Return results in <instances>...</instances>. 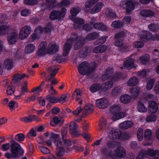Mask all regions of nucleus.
I'll return each mask as SVG.
<instances>
[{
  "mask_svg": "<svg viewBox=\"0 0 159 159\" xmlns=\"http://www.w3.org/2000/svg\"><path fill=\"white\" fill-rule=\"evenodd\" d=\"M77 37V34H74L73 35L71 39H69L67 40L63 48V55L64 56H66L68 54L72 41L75 40Z\"/></svg>",
  "mask_w": 159,
  "mask_h": 159,
  "instance_id": "nucleus-8",
  "label": "nucleus"
},
{
  "mask_svg": "<svg viewBox=\"0 0 159 159\" xmlns=\"http://www.w3.org/2000/svg\"><path fill=\"white\" fill-rule=\"evenodd\" d=\"M150 56L147 54H143L139 58V61L142 64L146 65L149 61Z\"/></svg>",
  "mask_w": 159,
  "mask_h": 159,
  "instance_id": "nucleus-21",
  "label": "nucleus"
},
{
  "mask_svg": "<svg viewBox=\"0 0 159 159\" xmlns=\"http://www.w3.org/2000/svg\"><path fill=\"white\" fill-rule=\"evenodd\" d=\"M80 10V8L77 7L72 8L70 10L72 16L70 17V19L75 23L81 25L84 23V20L77 17H75V16L79 13Z\"/></svg>",
  "mask_w": 159,
  "mask_h": 159,
  "instance_id": "nucleus-7",
  "label": "nucleus"
},
{
  "mask_svg": "<svg viewBox=\"0 0 159 159\" xmlns=\"http://www.w3.org/2000/svg\"><path fill=\"white\" fill-rule=\"evenodd\" d=\"M25 136L23 133H19L16 134L15 137V140L21 142L23 141L25 139Z\"/></svg>",
  "mask_w": 159,
  "mask_h": 159,
  "instance_id": "nucleus-44",
  "label": "nucleus"
},
{
  "mask_svg": "<svg viewBox=\"0 0 159 159\" xmlns=\"http://www.w3.org/2000/svg\"><path fill=\"white\" fill-rule=\"evenodd\" d=\"M44 84L43 82L39 86L33 89V91L35 93L39 94L42 90L41 87L43 86Z\"/></svg>",
  "mask_w": 159,
  "mask_h": 159,
  "instance_id": "nucleus-60",
  "label": "nucleus"
},
{
  "mask_svg": "<svg viewBox=\"0 0 159 159\" xmlns=\"http://www.w3.org/2000/svg\"><path fill=\"white\" fill-rule=\"evenodd\" d=\"M137 109L139 111L144 112L147 111V109L144 105L141 102H139L137 105Z\"/></svg>",
  "mask_w": 159,
  "mask_h": 159,
  "instance_id": "nucleus-38",
  "label": "nucleus"
},
{
  "mask_svg": "<svg viewBox=\"0 0 159 159\" xmlns=\"http://www.w3.org/2000/svg\"><path fill=\"white\" fill-rule=\"evenodd\" d=\"M102 87L98 84H94L91 85L90 88V90L92 93H94L100 90H101Z\"/></svg>",
  "mask_w": 159,
  "mask_h": 159,
  "instance_id": "nucleus-37",
  "label": "nucleus"
},
{
  "mask_svg": "<svg viewBox=\"0 0 159 159\" xmlns=\"http://www.w3.org/2000/svg\"><path fill=\"white\" fill-rule=\"evenodd\" d=\"M120 6L122 8L125 9L128 13L133 10L134 8L133 3L129 1H121L120 3Z\"/></svg>",
  "mask_w": 159,
  "mask_h": 159,
  "instance_id": "nucleus-11",
  "label": "nucleus"
},
{
  "mask_svg": "<svg viewBox=\"0 0 159 159\" xmlns=\"http://www.w3.org/2000/svg\"><path fill=\"white\" fill-rule=\"evenodd\" d=\"M140 15L144 17H151L154 16V13L152 11L148 10H143L141 11Z\"/></svg>",
  "mask_w": 159,
  "mask_h": 159,
  "instance_id": "nucleus-30",
  "label": "nucleus"
},
{
  "mask_svg": "<svg viewBox=\"0 0 159 159\" xmlns=\"http://www.w3.org/2000/svg\"><path fill=\"white\" fill-rule=\"evenodd\" d=\"M57 149L56 150V153L57 156L59 157L61 156L64 153V149L62 147V144L58 140L57 143Z\"/></svg>",
  "mask_w": 159,
  "mask_h": 159,
  "instance_id": "nucleus-22",
  "label": "nucleus"
},
{
  "mask_svg": "<svg viewBox=\"0 0 159 159\" xmlns=\"http://www.w3.org/2000/svg\"><path fill=\"white\" fill-rule=\"evenodd\" d=\"M138 80L135 77L131 78L127 83V84L129 86H133L136 85L138 83Z\"/></svg>",
  "mask_w": 159,
  "mask_h": 159,
  "instance_id": "nucleus-34",
  "label": "nucleus"
},
{
  "mask_svg": "<svg viewBox=\"0 0 159 159\" xmlns=\"http://www.w3.org/2000/svg\"><path fill=\"white\" fill-rule=\"evenodd\" d=\"M9 80H5L4 81L5 84V87L7 88L6 90L7 93L8 95L10 94V89L9 88L10 84H9Z\"/></svg>",
  "mask_w": 159,
  "mask_h": 159,
  "instance_id": "nucleus-57",
  "label": "nucleus"
},
{
  "mask_svg": "<svg viewBox=\"0 0 159 159\" xmlns=\"http://www.w3.org/2000/svg\"><path fill=\"white\" fill-rule=\"evenodd\" d=\"M97 36V34L95 33L89 34L86 37L87 40H91L95 39Z\"/></svg>",
  "mask_w": 159,
  "mask_h": 159,
  "instance_id": "nucleus-55",
  "label": "nucleus"
},
{
  "mask_svg": "<svg viewBox=\"0 0 159 159\" xmlns=\"http://www.w3.org/2000/svg\"><path fill=\"white\" fill-rule=\"evenodd\" d=\"M46 43L45 42H42L40 43L37 53L38 56H42L46 53H53L58 51L59 48L58 46L55 43H50L47 49H46Z\"/></svg>",
  "mask_w": 159,
  "mask_h": 159,
  "instance_id": "nucleus-1",
  "label": "nucleus"
},
{
  "mask_svg": "<svg viewBox=\"0 0 159 159\" xmlns=\"http://www.w3.org/2000/svg\"><path fill=\"white\" fill-rule=\"evenodd\" d=\"M143 129L142 128H139L137 131V137L139 141H141L143 138Z\"/></svg>",
  "mask_w": 159,
  "mask_h": 159,
  "instance_id": "nucleus-49",
  "label": "nucleus"
},
{
  "mask_svg": "<svg viewBox=\"0 0 159 159\" xmlns=\"http://www.w3.org/2000/svg\"><path fill=\"white\" fill-rule=\"evenodd\" d=\"M46 1L50 3V5L49 6V4L47 3L43 4L42 6V9H43L44 7H45L47 9L54 6L53 4H54L55 0H46Z\"/></svg>",
  "mask_w": 159,
  "mask_h": 159,
  "instance_id": "nucleus-41",
  "label": "nucleus"
},
{
  "mask_svg": "<svg viewBox=\"0 0 159 159\" xmlns=\"http://www.w3.org/2000/svg\"><path fill=\"white\" fill-rule=\"evenodd\" d=\"M97 1L98 0H88L85 3V8H90L97 2Z\"/></svg>",
  "mask_w": 159,
  "mask_h": 159,
  "instance_id": "nucleus-47",
  "label": "nucleus"
},
{
  "mask_svg": "<svg viewBox=\"0 0 159 159\" xmlns=\"http://www.w3.org/2000/svg\"><path fill=\"white\" fill-rule=\"evenodd\" d=\"M106 122L105 119L103 118H102L100 121L98 125V127L100 130L105 128L106 125Z\"/></svg>",
  "mask_w": 159,
  "mask_h": 159,
  "instance_id": "nucleus-43",
  "label": "nucleus"
},
{
  "mask_svg": "<svg viewBox=\"0 0 159 159\" xmlns=\"http://www.w3.org/2000/svg\"><path fill=\"white\" fill-rule=\"evenodd\" d=\"M24 153L23 150L19 145L15 141H12L11 147V159H16L20 155Z\"/></svg>",
  "mask_w": 159,
  "mask_h": 159,
  "instance_id": "nucleus-2",
  "label": "nucleus"
},
{
  "mask_svg": "<svg viewBox=\"0 0 159 159\" xmlns=\"http://www.w3.org/2000/svg\"><path fill=\"white\" fill-rule=\"evenodd\" d=\"M9 32V26L6 25L0 26V36L8 34Z\"/></svg>",
  "mask_w": 159,
  "mask_h": 159,
  "instance_id": "nucleus-23",
  "label": "nucleus"
},
{
  "mask_svg": "<svg viewBox=\"0 0 159 159\" xmlns=\"http://www.w3.org/2000/svg\"><path fill=\"white\" fill-rule=\"evenodd\" d=\"M139 36L142 38V40L143 39H152V40H159V35L157 36H152L150 32L144 31L139 33Z\"/></svg>",
  "mask_w": 159,
  "mask_h": 159,
  "instance_id": "nucleus-12",
  "label": "nucleus"
},
{
  "mask_svg": "<svg viewBox=\"0 0 159 159\" xmlns=\"http://www.w3.org/2000/svg\"><path fill=\"white\" fill-rule=\"evenodd\" d=\"M134 62L135 57L133 55H131L130 57L125 59L123 64V66L121 67V68L129 70L133 68H135Z\"/></svg>",
  "mask_w": 159,
  "mask_h": 159,
  "instance_id": "nucleus-6",
  "label": "nucleus"
},
{
  "mask_svg": "<svg viewBox=\"0 0 159 159\" xmlns=\"http://www.w3.org/2000/svg\"><path fill=\"white\" fill-rule=\"evenodd\" d=\"M21 120L24 122H28L33 121H35L36 122L40 121L41 119L35 115H30L28 117H24L21 119Z\"/></svg>",
  "mask_w": 159,
  "mask_h": 159,
  "instance_id": "nucleus-17",
  "label": "nucleus"
},
{
  "mask_svg": "<svg viewBox=\"0 0 159 159\" xmlns=\"http://www.w3.org/2000/svg\"><path fill=\"white\" fill-rule=\"evenodd\" d=\"M139 90L137 88H134L131 90L130 92L131 93L133 97L137 96L139 93Z\"/></svg>",
  "mask_w": 159,
  "mask_h": 159,
  "instance_id": "nucleus-61",
  "label": "nucleus"
},
{
  "mask_svg": "<svg viewBox=\"0 0 159 159\" xmlns=\"http://www.w3.org/2000/svg\"><path fill=\"white\" fill-rule=\"evenodd\" d=\"M66 11V10L64 8L61 10L60 12L54 11L51 13L50 16V18L52 20H61L64 17Z\"/></svg>",
  "mask_w": 159,
  "mask_h": 159,
  "instance_id": "nucleus-10",
  "label": "nucleus"
},
{
  "mask_svg": "<svg viewBox=\"0 0 159 159\" xmlns=\"http://www.w3.org/2000/svg\"><path fill=\"white\" fill-rule=\"evenodd\" d=\"M17 37V34L16 31L11 33V45L14 44L16 43Z\"/></svg>",
  "mask_w": 159,
  "mask_h": 159,
  "instance_id": "nucleus-36",
  "label": "nucleus"
},
{
  "mask_svg": "<svg viewBox=\"0 0 159 159\" xmlns=\"http://www.w3.org/2000/svg\"><path fill=\"white\" fill-rule=\"evenodd\" d=\"M133 124V123L130 121H124L120 124L119 127L123 129H127L132 126Z\"/></svg>",
  "mask_w": 159,
  "mask_h": 159,
  "instance_id": "nucleus-29",
  "label": "nucleus"
},
{
  "mask_svg": "<svg viewBox=\"0 0 159 159\" xmlns=\"http://www.w3.org/2000/svg\"><path fill=\"white\" fill-rule=\"evenodd\" d=\"M146 155H148L146 154V151L145 152L144 151H142L139 153L138 156L136 158V159H143Z\"/></svg>",
  "mask_w": 159,
  "mask_h": 159,
  "instance_id": "nucleus-62",
  "label": "nucleus"
},
{
  "mask_svg": "<svg viewBox=\"0 0 159 159\" xmlns=\"http://www.w3.org/2000/svg\"><path fill=\"white\" fill-rule=\"evenodd\" d=\"M123 42L121 39H118L116 40L114 43L115 45L118 47H121L123 45Z\"/></svg>",
  "mask_w": 159,
  "mask_h": 159,
  "instance_id": "nucleus-64",
  "label": "nucleus"
},
{
  "mask_svg": "<svg viewBox=\"0 0 159 159\" xmlns=\"http://www.w3.org/2000/svg\"><path fill=\"white\" fill-rule=\"evenodd\" d=\"M93 107L90 104H87L84 107V109L88 114L90 113L93 111Z\"/></svg>",
  "mask_w": 159,
  "mask_h": 159,
  "instance_id": "nucleus-46",
  "label": "nucleus"
},
{
  "mask_svg": "<svg viewBox=\"0 0 159 159\" xmlns=\"http://www.w3.org/2000/svg\"><path fill=\"white\" fill-rule=\"evenodd\" d=\"M148 70L143 69L142 71L139 72L138 73V75L142 77H145L148 74Z\"/></svg>",
  "mask_w": 159,
  "mask_h": 159,
  "instance_id": "nucleus-54",
  "label": "nucleus"
},
{
  "mask_svg": "<svg viewBox=\"0 0 159 159\" xmlns=\"http://www.w3.org/2000/svg\"><path fill=\"white\" fill-rule=\"evenodd\" d=\"M154 81V79H150L148 80L146 86L148 90H150L152 89Z\"/></svg>",
  "mask_w": 159,
  "mask_h": 159,
  "instance_id": "nucleus-48",
  "label": "nucleus"
},
{
  "mask_svg": "<svg viewBox=\"0 0 159 159\" xmlns=\"http://www.w3.org/2000/svg\"><path fill=\"white\" fill-rule=\"evenodd\" d=\"M78 125L74 122H70V133L73 135L75 134L76 129L77 128Z\"/></svg>",
  "mask_w": 159,
  "mask_h": 159,
  "instance_id": "nucleus-31",
  "label": "nucleus"
},
{
  "mask_svg": "<svg viewBox=\"0 0 159 159\" xmlns=\"http://www.w3.org/2000/svg\"><path fill=\"white\" fill-rule=\"evenodd\" d=\"M131 20V17L129 16H126L124 17L122 20V24L123 26L125 25H127L129 24Z\"/></svg>",
  "mask_w": 159,
  "mask_h": 159,
  "instance_id": "nucleus-50",
  "label": "nucleus"
},
{
  "mask_svg": "<svg viewBox=\"0 0 159 159\" xmlns=\"http://www.w3.org/2000/svg\"><path fill=\"white\" fill-rule=\"evenodd\" d=\"M96 105L99 108H106L109 105V101L107 99L100 98L96 101Z\"/></svg>",
  "mask_w": 159,
  "mask_h": 159,
  "instance_id": "nucleus-13",
  "label": "nucleus"
},
{
  "mask_svg": "<svg viewBox=\"0 0 159 159\" xmlns=\"http://www.w3.org/2000/svg\"><path fill=\"white\" fill-rule=\"evenodd\" d=\"M120 109V108L118 106H113L111 107L110 110V112L113 114L112 119L114 121L125 116L126 114L125 113L119 112Z\"/></svg>",
  "mask_w": 159,
  "mask_h": 159,
  "instance_id": "nucleus-4",
  "label": "nucleus"
},
{
  "mask_svg": "<svg viewBox=\"0 0 159 159\" xmlns=\"http://www.w3.org/2000/svg\"><path fill=\"white\" fill-rule=\"evenodd\" d=\"M95 68V67H93V68H90L89 64L86 62L84 61L80 64L78 67V69L80 74L84 75L92 72Z\"/></svg>",
  "mask_w": 159,
  "mask_h": 159,
  "instance_id": "nucleus-3",
  "label": "nucleus"
},
{
  "mask_svg": "<svg viewBox=\"0 0 159 159\" xmlns=\"http://www.w3.org/2000/svg\"><path fill=\"white\" fill-rule=\"evenodd\" d=\"M26 76L25 74H17L15 75L13 79V82L15 84H17L22 79Z\"/></svg>",
  "mask_w": 159,
  "mask_h": 159,
  "instance_id": "nucleus-24",
  "label": "nucleus"
},
{
  "mask_svg": "<svg viewBox=\"0 0 159 159\" xmlns=\"http://www.w3.org/2000/svg\"><path fill=\"white\" fill-rule=\"evenodd\" d=\"M115 155L112 154V152L110 153L109 155L113 158H115L116 156L120 157H123L125 155V149L122 147H119L116 150Z\"/></svg>",
  "mask_w": 159,
  "mask_h": 159,
  "instance_id": "nucleus-14",
  "label": "nucleus"
},
{
  "mask_svg": "<svg viewBox=\"0 0 159 159\" xmlns=\"http://www.w3.org/2000/svg\"><path fill=\"white\" fill-rule=\"evenodd\" d=\"M67 130L65 128H63L61 130V134L63 140H65V138H68L67 135Z\"/></svg>",
  "mask_w": 159,
  "mask_h": 159,
  "instance_id": "nucleus-59",
  "label": "nucleus"
},
{
  "mask_svg": "<svg viewBox=\"0 0 159 159\" xmlns=\"http://www.w3.org/2000/svg\"><path fill=\"white\" fill-rule=\"evenodd\" d=\"M103 6V4L102 3L99 2L97 3L91 10V13L94 14L99 11Z\"/></svg>",
  "mask_w": 159,
  "mask_h": 159,
  "instance_id": "nucleus-25",
  "label": "nucleus"
},
{
  "mask_svg": "<svg viewBox=\"0 0 159 159\" xmlns=\"http://www.w3.org/2000/svg\"><path fill=\"white\" fill-rule=\"evenodd\" d=\"M114 81V78H112L111 81H108L103 84L101 86L102 91H104L109 89L112 87L113 84V82Z\"/></svg>",
  "mask_w": 159,
  "mask_h": 159,
  "instance_id": "nucleus-18",
  "label": "nucleus"
},
{
  "mask_svg": "<svg viewBox=\"0 0 159 159\" xmlns=\"http://www.w3.org/2000/svg\"><path fill=\"white\" fill-rule=\"evenodd\" d=\"M69 99V98L67 97L66 95H63L58 100V101L61 103H63L67 102Z\"/></svg>",
  "mask_w": 159,
  "mask_h": 159,
  "instance_id": "nucleus-52",
  "label": "nucleus"
},
{
  "mask_svg": "<svg viewBox=\"0 0 159 159\" xmlns=\"http://www.w3.org/2000/svg\"><path fill=\"white\" fill-rule=\"evenodd\" d=\"M93 26L95 29L103 31H105L107 30V27L100 23H96L94 24Z\"/></svg>",
  "mask_w": 159,
  "mask_h": 159,
  "instance_id": "nucleus-35",
  "label": "nucleus"
},
{
  "mask_svg": "<svg viewBox=\"0 0 159 159\" xmlns=\"http://www.w3.org/2000/svg\"><path fill=\"white\" fill-rule=\"evenodd\" d=\"M22 92L18 96H15L14 95H12L11 96H14V98L16 99H19L24 94V92H27V83L26 82H25L21 88Z\"/></svg>",
  "mask_w": 159,
  "mask_h": 159,
  "instance_id": "nucleus-26",
  "label": "nucleus"
},
{
  "mask_svg": "<svg viewBox=\"0 0 159 159\" xmlns=\"http://www.w3.org/2000/svg\"><path fill=\"white\" fill-rule=\"evenodd\" d=\"M106 49L107 47L105 46H99L94 48L93 52L95 53H102L104 52Z\"/></svg>",
  "mask_w": 159,
  "mask_h": 159,
  "instance_id": "nucleus-33",
  "label": "nucleus"
},
{
  "mask_svg": "<svg viewBox=\"0 0 159 159\" xmlns=\"http://www.w3.org/2000/svg\"><path fill=\"white\" fill-rule=\"evenodd\" d=\"M146 154L149 155L155 159L159 158V151L155 150L153 151L152 149H148L146 151Z\"/></svg>",
  "mask_w": 159,
  "mask_h": 159,
  "instance_id": "nucleus-19",
  "label": "nucleus"
},
{
  "mask_svg": "<svg viewBox=\"0 0 159 159\" xmlns=\"http://www.w3.org/2000/svg\"><path fill=\"white\" fill-rule=\"evenodd\" d=\"M157 117V116L155 115H150L147 116L146 121L147 122H155Z\"/></svg>",
  "mask_w": 159,
  "mask_h": 159,
  "instance_id": "nucleus-45",
  "label": "nucleus"
},
{
  "mask_svg": "<svg viewBox=\"0 0 159 159\" xmlns=\"http://www.w3.org/2000/svg\"><path fill=\"white\" fill-rule=\"evenodd\" d=\"M148 109V111L150 113H154L157 112L158 109L157 103L153 101L149 102Z\"/></svg>",
  "mask_w": 159,
  "mask_h": 159,
  "instance_id": "nucleus-15",
  "label": "nucleus"
},
{
  "mask_svg": "<svg viewBox=\"0 0 159 159\" xmlns=\"http://www.w3.org/2000/svg\"><path fill=\"white\" fill-rule=\"evenodd\" d=\"M47 99L49 102L52 103H55L58 102V99L57 98L50 95L47 96Z\"/></svg>",
  "mask_w": 159,
  "mask_h": 159,
  "instance_id": "nucleus-42",
  "label": "nucleus"
},
{
  "mask_svg": "<svg viewBox=\"0 0 159 159\" xmlns=\"http://www.w3.org/2000/svg\"><path fill=\"white\" fill-rule=\"evenodd\" d=\"M106 131L110 139H120V132L119 129L110 127L107 129Z\"/></svg>",
  "mask_w": 159,
  "mask_h": 159,
  "instance_id": "nucleus-5",
  "label": "nucleus"
},
{
  "mask_svg": "<svg viewBox=\"0 0 159 159\" xmlns=\"http://www.w3.org/2000/svg\"><path fill=\"white\" fill-rule=\"evenodd\" d=\"M39 1L37 0H25L24 3L27 5H34L36 4Z\"/></svg>",
  "mask_w": 159,
  "mask_h": 159,
  "instance_id": "nucleus-53",
  "label": "nucleus"
},
{
  "mask_svg": "<svg viewBox=\"0 0 159 159\" xmlns=\"http://www.w3.org/2000/svg\"><path fill=\"white\" fill-rule=\"evenodd\" d=\"M30 13V11L28 9H24L21 11V15L24 16H28Z\"/></svg>",
  "mask_w": 159,
  "mask_h": 159,
  "instance_id": "nucleus-63",
  "label": "nucleus"
},
{
  "mask_svg": "<svg viewBox=\"0 0 159 159\" xmlns=\"http://www.w3.org/2000/svg\"><path fill=\"white\" fill-rule=\"evenodd\" d=\"M120 100L122 103H127L130 102L131 97L128 94H123L120 97Z\"/></svg>",
  "mask_w": 159,
  "mask_h": 159,
  "instance_id": "nucleus-28",
  "label": "nucleus"
},
{
  "mask_svg": "<svg viewBox=\"0 0 159 159\" xmlns=\"http://www.w3.org/2000/svg\"><path fill=\"white\" fill-rule=\"evenodd\" d=\"M83 43V39H79L77 42L75 44L74 46V48L75 49H79L82 46Z\"/></svg>",
  "mask_w": 159,
  "mask_h": 159,
  "instance_id": "nucleus-51",
  "label": "nucleus"
},
{
  "mask_svg": "<svg viewBox=\"0 0 159 159\" xmlns=\"http://www.w3.org/2000/svg\"><path fill=\"white\" fill-rule=\"evenodd\" d=\"M35 49V47L34 44H30L25 48V52L28 54H30L34 52Z\"/></svg>",
  "mask_w": 159,
  "mask_h": 159,
  "instance_id": "nucleus-32",
  "label": "nucleus"
},
{
  "mask_svg": "<svg viewBox=\"0 0 159 159\" xmlns=\"http://www.w3.org/2000/svg\"><path fill=\"white\" fill-rule=\"evenodd\" d=\"M73 98L74 99L78 102L80 104H82V102L81 100V94L80 91L78 89H76L73 93Z\"/></svg>",
  "mask_w": 159,
  "mask_h": 159,
  "instance_id": "nucleus-20",
  "label": "nucleus"
},
{
  "mask_svg": "<svg viewBox=\"0 0 159 159\" xmlns=\"http://www.w3.org/2000/svg\"><path fill=\"white\" fill-rule=\"evenodd\" d=\"M31 32L30 27L28 26L25 25L20 28L19 34V38L21 39L27 38Z\"/></svg>",
  "mask_w": 159,
  "mask_h": 159,
  "instance_id": "nucleus-9",
  "label": "nucleus"
},
{
  "mask_svg": "<svg viewBox=\"0 0 159 159\" xmlns=\"http://www.w3.org/2000/svg\"><path fill=\"white\" fill-rule=\"evenodd\" d=\"M152 131L149 129L146 130L144 133V137L148 142L144 144L145 146L149 145L152 142Z\"/></svg>",
  "mask_w": 159,
  "mask_h": 159,
  "instance_id": "nucleus-16",
  "label": "nucleus"
},
{
  "mask_svg": "<svg viewBox=\"0 0 159 159\" xmlns=\"http://www.w3.org/2000/svg\"><path fill=\"white\" fill-rule=\"evenodd\" d=\"M45 134L46 136L49 138L51 141L55 142V141L58 139L59 137L58 134H55L51 132H48L46 133Z\"/></svg>",
  "mask_w": 159,
  "mask_h": 159,
  "instance_id": "nucleus-27",
  "label": "nucleus"
},
{
  "mask_svg": "<svg viewBox=\"0 0 159 159\" xmlns=\"http://www.w3.org/2000/svg\"><path fill=\"white\" fill-rule=\"evenodd\" d=\"M143 45V43L141 41H136L134 43V46L136 48H141Z\"/></svg>",
  "mask_w": 159,
  "mask_h": 159,
  "instance_id": "nucleus-56",
  "label": "nucleus"
},
{
  "mask_svg": "<svg viewBox=\"0 0 159 159\" xmlns=\"http://www.w3.org/2000/svg\"><path fill=\"white\" fill-rule=\"evenodd\" d=\"M106 15L107 16L110 18L115 17L116 16L115 13L110 9H107L106 12Z\"/></svg>",
  "mask_w": 159,
  "mask_h": 159,
  "instance_id": "nucleus-40",
  "label": "nucleus"
},
{
  "mask_svg": "<svg viewBox=\"0 0 159 159\" xmlns=\"http://www.w3.org/2000/svg\"><path fill=\"white\" fill-rule=\"evenodd\" d=\"M130 136L129 135L126 133H121L120 136V139L124 140H126L128 139Z\"/></svg>",
  "mask_w": 159,
  "mask_h": 159,
  "instance_id": "nucleus-58",
  "label": "nucleus"
},
{
  "mask_svg": "<svg viewBox=\"0 0 159 159\" xmlns=\"http://www.w3.org/2000/svg\"><path fill=\"white\" fill-rule=\"evenodd\" d=\"M111 26L115 28H120L123 26V24L120 20H115L113 21Z\"/></svg>",
  "mask_w": 159,
  "mask_h": 159,
  "instance_id": "nucleus-39",
  "label": "nucleus"
}]
</instances>
